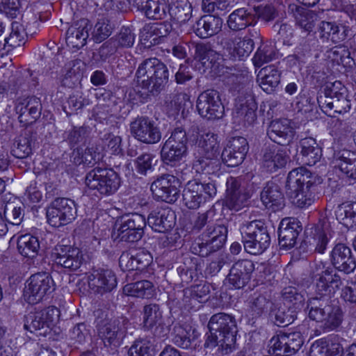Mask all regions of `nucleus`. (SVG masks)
<instances>
[{
	"instance_id": "nucleus-1",
	"label": "nucleus",
	"mask_w": 356,
	"mask_h": 356,
	"mask_svg": "<svg viewBox=\"0 0 356 356\" xmlns=\"http://www.w3.org/2000/svg\"><path fill=\"white\" fill-rule=\"evenodd\" d=\"M310 277L314 287L316 296L307 301V309L310 319L320 322L330 304L325 297L330 296L339 289L343 282L339 275L330 267H326L323 262L312 266Z\"/></svg>"
},
{
	"instance_id": "nucleus-2",
	"label": "nucleus",
	"mask_w": 356,
	"mask_h": 356,
	"mask_svg": "<svg viewBox=\"0 0 356 356\" xmlns=\"http://www.w3.org/2000/svg\"><path fill=\"white\" fill-rule=\"evenodd\" d=\"M208 328L210 334L205 342L207 347H216L222 355H227L235 349L238 330L234 316L225 313L213 314L209 321Z\"/></svg>"
},
{
	"instance_id": "nucleus-3",
	"label": "nucleus",
	"mask_w": 356,
	"mask_h": 356,
	"mask_svg": "<svg viewBox=\"0 0 356 356\" xmlns=\"http://www.w3.org/2000/svg\"><path fill=\"white\" fill-rule=\"evenodd\" d=\"M316 177L304 167L289 172L286 181V193L292 204L298 208H306L315 201Z\"/></svg>"
},
{
	"instance_id": "nucleus-4",
	"label": "nucleus",
	"mask_w": 356,
	"mask_h": 356,
	"mask_svg": "<svg viewBox=\"0 0 356 356\" xmlns=\"http://www.w3.org/2000/svg\"><path fill=\"white\" fill-rule=\"evenodd\" d=\"M168 78L169 71L166 65L155 57L145 59L135 74L138 86L154 96L165 88Z\"/></svg>"
},
{
	"instance_id": "nucleus-5",
	"label": "nucleus",
	"mask_w": 356,
	"mask_h": 356,
	"mask_svg": "<svg viewBox=\"0 0 356 356\" xmlns=\"http://www.w3.org/2000/svg\"><path fill=\"white\" fill-rule=\"evenodd\" d=\"M219 153L220 141L218 135L211 131L199 133L193 154V168L197 173H211Z\"/></svg>"
},
{
	"instance_id": "nucleus-6",
	"label": "nucleus",
	"mask_w": 356,
	"mask_h": 356,
	"mask_svg": "<svg viewBox=\"0 0 356 356\" xmlns=\"http://www.w3.org/2000/svg\"><path fill=\"white\" fill-rule=\"evenodd\" d=\"M245 250L251 254H260L269 246L270 237L267 227L261 220H253L240 228Z\"/></svg>"
},
{
	"instance_id": "nucleus-7",
	"label": "nucleus",
	"mask_w": 356,
	"mask_h": 356,
	"mask_svg": "<svg viewBox=\"0 0 356 356\" xmlns=\"http://www.w3.org/2000/svg\"><path fill=\"white\" fill-rule=\"evenodd\" d=\"M85 183L90 190L97 191L101 195H111L119 188L120 179L113 169L97 167L87 173Z\"/></svg>"
},
{
	"instance_id": "nucleus-8",
	"label": "nucleus",
	"mask_w": 356,
	"mask_h": 356,
	"mask_svg": "<svg viewBox=\"0 0 356 356\" xmlns=\"http://www.w3.org/2000/svg\"><path fill=\"white\" fill-rule=\"evenodd\" d=\"M129 324V320L124 316L100 320L97 324L98 337L105 346L116 348L124 337Z\"/></svg>"
},
{
	"instance_id": "nucleus-9",
	"label": "nucleus",
	"mask_w": 356,
	"mask_h": 356,
	"mask_svg": "<svg viewBox=\"0 0 356 356\" xmlns=\"http://www.w3.org/2000/svg\"><path fill=\"white\" fill-rule=\"evenodd\" d=\"M60 314L56 307L30 312L24 316V328L31 333L39 331V334L44 335L59 321Z\"/></svg>"
},
{
	"instance_id": "nucleus-10",
	"label": "nucleus",
	"mask_w": 356,
	"mask_h": 356,
	"mask_svg": "<svg viewBox=\"0 0 356 356\" xmlns=\"http://www.w3.org/2000/svg\"><path fill=\"white\" fill-rule=\"evenodd\" d=\"M76 211L75 202L72 200L56 198L47 209V222L55 227L66 225L75 219Z\"/></svg>"
},
{
	"instance_id": "nucleus-11",
	"label": "nucleus",
	"mask_w": 356,
	"mask_h": 356,
	"mask_svg": "<svg viewBox=\"0 0 356 356\" xmlns=\"http://www.w3.org/2000/svg\"><path fill=\"white\" fill-rule=\"evenodd\" d=\"M179 181L176 177L163 174L152 183L150 190L156 200L173 204L179 197Z\"/></svg>"
},
{
	"instance_id": "nucleus-12",
	"label": "nucleus",
	"mask_w": 356,
	"mask_h": 356,
	"mask_svg": "<svg viewBox=\"0 0 356 356\" xmlns=\"http://www.w3.org/2000/svg\"><path fill=\"white\" fill-rule=\"evenodd\" d=\"M24 289V297L29 304L39 302L43 297L54 291V280L48 273H35L30 277Z\"/></svg>"
},
{
	"instance_id": "nucleus-13",
	"label": "nucleus",
	"mask_w": 356,
	"mask_h": 356,
	"mask_svg": "<svg viewBox=\"0 0 356 356\" xmlns=\"http://www.w3.org/2000/svg\"><path fill=\"white\" fill-rule=\"evenodd\" d=\"M146 220L143 215L137 213L125 215L120 220L117 238L129 243L138 241L143 235Z\"/></svg>"
},
{
	"instance_id": "nucleus-14",
	"label": "nucleus",
	"mask_w": 356,
	"mask_h": 356,
	"mask_svg": "<svg viewBox=\"0 0 356 356\" xmlns=\"http://www.w3.org/2000/svg\"><path fill=\"white\" fill-rule=\"evenodd\" d=\"M251 194L240 179L229 177L226 181L225 204L230 210L238 211L249 204Z\"/></svg>"
},
{
	"instance_id": "nucleus-15",
	"label": "nucleus",
	"mask_w": 356,
	"mask_h": 356,
	"mask_svg": "<svg viewBox=\"0 0 356 356\" xmlns=\"http://www.w3.org/2000/svg\"><path fill=\"white\" fill-rule=\"evenodd\" d=\"M310 235L305 241L311 251L324 254L334 235L332 223L327 218L320 219L311 229Z\"/></svg>"
},
{
	"instance_id": "nucleus-16",
	"label": "nucleus",
	"mask_w": 356,
	"mask_h": 356,
	"mask_svg": "<svg viewBox=\"0 0 356 356\" xmlns=\"http://www.w3.org/2000/svg\"><path fill=\"white\" fill-rule=\"evenodd\" d=\"M196 107L198 113L209 120L222 118L225 112L219 92L215 90L202 92L197 97Z\"/></svg>"
},
{
	"instance_id": "nucleus-17",
	"label": "nucleus",
	"mask_w": 356,
	"mask_h": 356,
	"mask_svg": "<svg viewBox=\"0 0 356 356\" xmlns=\"http://www.w3.org/2000/svg\"><path fill=\"white\" fill-rule=\"evenodd\" d=\"M227 236V229L222 225H208L201 234L202 242L198 243L202 257L216 252L223 247Z\"/></svg>"
},
{
	"instance_id": "nucleus-18",
	"label": "nucleus",
	"mask_w": 356,
	"mask_h": 356,
	"mask_svg": "<svg viewBox=\"0 0 356 356\" xmlns=\"http://www.w3.org/2000/svg\"><path fill=\"white\" fill-rule=\"evenodd\" d=\"M130 129L133 136L145 144H156L162 137L159 126L147 117L137 118L131 123Z\"/></svg>"
},
{
	"instance_id": "nucleus-19",
	"label": "nucleus",
	"mask_w": 356,
	"mask_h": 356,
	"mask_svg": "<svg viewBox=\"0 0 356 356\" xmlns=\"http://www.w3.org/2000/svg\"><path fill=\"white\" fill-rule=\"evenodd\" d=\"M53 254L58 265L72 271L79 269L84 261L83 254L79 248L62 243L55 246Z\"/></svg>"
},
{
	"instance_id": "nucleus-20",
	"label": "nucleus",
	"mask_w": 356,
	"mask_h": 356,
	"mask_svg": "<svg viewBox=\"0 0 356 356\" xmlns=\"http://www.w3.org/2000/svg\"><path fill=\"white\" fill-rule=\"evenodd\" d=\"M143 326L156 337H166L170 328L163 322L162 312L156 304L146 305L143 307Z\"/></svg>"
},
{
	"instance_id": "nucleus-21",
	"label": "nucleus",
	"mask_w": 356,
	"mask_h": 356,
	"mask_svg": "<svg viewBox=\"0 0 356 356\" xmlns=\"http://www.w3.org/2000/svg\"><path fill=\"white\" fill-rule=\"evenodd\" d=\"M42 108L41 101L36 97L17 99L15 102V112L24 125L35 122L40 117Z\"/></svg>"
},
{
	"instance_id": "nucleus-22",
	"label": "nucleus",
	"mask_w": 356,
	"mask_h": 356,
	"mask_svg": "<svg viewBox=\"0 0 356 356\" xmlns=\"http://www.w3.org/2000/svg\"><path fill=\"white\" fill-rule=\"evenodd\" d=\"M330 260L333 270H338L346 274L353 272L356 268V261L350 248L343 243H339L334 245L330 252Z\"/></svg>"
},
{
	"instance_id": "nucleus-23",
	"label": "nucleus",
	"mask_w": 356,
	"mask_h": 356,
	"mask_svg": "<svg viewBox=\"0 0 356 356\" xmlns=\"http://www.w3.org/2000/svg\"><path fill=\"white\" fill-rule=\"evenodd\" d=\"M152 257L146 250H130L119 258V266L123 271L143 270L152 262Z\"/></svg>"
},
{
	"instance_id": "nucleus-24",
	"label": "nucleus",
	"mask_w": 356,
	"mask_h": 356,
	"mask_svg": "<svg viewBox=\"0 0 356 356\" xmlns=\"http://www.w3.org/2000/svg\"><path fill=\"white\" fill-rule=\"evenodd\" d=\"M248 151V144L243 137L233 138L223 149L221 159L228 167H236L242 163Z\"/></svg>"
},
{
	"instance_id": "nucleus-25",
	"label": "nucleus",
	"mask_w": 356,
	"mask_h": 356,
	"mask_svg": "<svg viewBox=\"0 0 356 356\" xmlns=\"http://www.w3.org/2000/svg\"><path fill=\"white\" fill-rule=\"evenodd\" d=\"M254 270V264L252 261L238 260L231 267L227 280L235 289H242L250 282Z\"/></svg>"
},
{
	"instance_id": "nucleus-26",
	"label": "nucleus",
	"mask_w": 356,
	"mask_h": 356,
	"mask_svg": "<svg viewBox=\"0 0 356 356\" xmlns=\"http://www.w3.org/2000/svg\"><path fill=\"white\" fill-rule=\"evenodd\" d=\"M88 282L94 293L101 294L111 291L117 285L115 275L108 269L94 270L88 275Z\"/></svg>"
},
{
	"instance_id": "nucleus-27",
	"label": "nucleus",
	"mask_w": 356,
	"mask_h": 356,
	"mask_svg": "<svg viewBox=\"0 0 356 356\" xmlns=\"http://www.w3.org/2000/svg\"><path fill=\"white\" fill-rule=\"evenodd\" d=\"M291 124V121L286 118L273 120L267 129L269 138L282 146L290 144L295 135Z\"/></svg>"
},
{
	"instance_id": "nucleus-28",
	"label": "nucleus",
	"mask_w": 356,
	"mask_h": 356,
	"mask_svg": "<svg viewBox=\"0 0 356 356\" xmlns=\"http://www.w3.org/2000/svg\"><path fill=\"white\" fill-rule=\"evenodd\" d=\"M290 159L286 151L276 145L266 147L263 150L262 166L268 172H274L283 168Z\"/></svg>"
},
{
	"instance_id": "nucleus-29",
	"label": "nucleus",
	"mask_w": 356,
	"mask_h": 356,
	"mask_svg": "<svg viewBox=\"0 0 356 356\" xmlns=\"http://www.w3.org/2000/svg\"><path fill=\"white\" fill-rule=\"evenodd\" d=\"M318 31L320 38L324 41L331 40L333 43H339L352 35V31L348 26L337 24L334 22L322 21L318 25Z\"/></svg>"
},
{
	"instance_id": "nucleus-30",
	"label": "nucleus",
	"mask_w": 356,
	"mask_h": 356,
	"mask_svg": "<svg viewBox=\"0 0 356 356\" xmlns=\"http://www.w3.org/2000/svg\"><path fill=\"white\" fill-rule=\"evenodd\" d=\"M301 231L300 222L296 218L283 219L278 229L280 245L285 248H293Z\"/></svg>"
},
{
	"instance_id": "nucleus-31",
	"label": "nucleus",
	"mask_w": 356,
	"mask_h": 356,
	"mask_svg": "<svg viewBox=\"0 0 356 356\" xmlns=\"http://www.w3.org/2000/svg\"><path fill=\"white\" fill-rule=\"evenodd\" d=\"M260 196L264 206L273 211H279L285 205L284 194L280 186L275 182H267Z\"/></svg>"
},
{
	"instance_id": "nucleus-32",
	"label": "nucleus",
	"mask_w": 356,
	"mask_h": 356,
	"mask_svg": "<svg viewBox=\"0 0 356 356\" xmlns=\"http://www.w3.org/2000/svg\"><path fill=\"white\" fill-rule=\"evenodd\" d=\"M218 43L224 49L229 51L233 50L234 56H237L239 58L247 57L252 51L255 42H252V39L238 38L236 44L235 41L236 38L229 37L227 34H221L217 37Z\"/></svg>"
},
{
	"instance_id": "nucleus-33",
	"label": "nucleus",
	"mask_w": 356,
	"mask_h": 356,
	"mask_svg": "<svg viewBox=\"0 0 356 356\" xmlns=\"http://www.w3.org/2000/svg\"><path fill=\"white\" fill-rule=\"evenodd\" d=\"M223 20L214 15L201 17L193 25L195 33L201 38H208L218 34L222 29Z\"/></svg>"
},
{
	"instance_id": "nucleus-34",
	"label": "nucleus",
	"mask_w": 356,
	"mask_h": 356,
	"mask_svg": "<svg viewBox=\"0 0 356 356\" xmlns=\"http://www.w3.org/2000/svg\"><path fill=\"white\" fill-rule=\"evenodd\" d=\"M175 219V213L172 211L168 208H160L149 213L147 223L154 231L164 233L174 227Z\"/></svg>"
},
{
	"instance_id": "nucleus-35",
	"label": "nucleus",
	"mask_w": 356,
	"mask_h": 356,
	"mask_svg": "<svg viewBox=\"0 0 356 356\" xmlns=\"http://www.w3.org/2000/svg\"><path fill=\"white\" fill-rule=\"evenodd\" d=\"M256 109V104L251 95L245 99L240 97L236 103L233 115L239 122L242 121L245 124L251 125L257 120Z\"/></svg>"
},
{
	"instance_id": "nucleus-36",
	"label": "nucleus",
	"mask_w": 356,
	"mask_h": 356,
	"mask_svg": "<svg viewBox=\"0 0 356 356\" xmlns=\"http://www.w3.org/2000/svg\"><path fill=\"white\" fill-rule=\"evenodd\" d=\"M133 6L151 19H163L167 16L168 6L160 0H134Z\"/></svg>"
},
{
	"instance_id": "nucleus-37",
	"label": "nucleus",
	"mask_w": 356,
	"mask_h": 356,
	"mask_svg": "<svg viewBox=\"0 0 356 356\" xmlns=\"http://www.w3.org/2000/svg\"><path fill=\"white\" fill-rule=\"evenodd\" d=\"M36 140L35 133L26 130L13 142L11 153L18 159H25L32 154L33 147Z\"/></svg>"
},
{
	"instance_id": "nucleus-38",
	"label": "nucleus",
	"mask_w": 356,
	"mask_h": 356,
	"mask_svg": "<svg viewBox=\"0 0 356 356\" xmlns=\"http://www.w3.org/2000/svg\"><path fill=\"white\" fill-rule=\"evenodd\" d=\"M183 199L185 205L191 209H195L205 202L202 195V183L197 179L188 181L184 191Z\"/></svg>"
},
{
	"instance_id": "nucleus-39",
	"label": "nucleus",
	"mask_w": 356,
	"mask_h": 356,
	"mask_svg": "<svg viewBox=\"0 0 356 356\" xmlns=\"http://www.w3.org/2000/svg\"><path fill=\"white\" fill-rule=\"evenodd\" d=\"M195 58L200 63L205 72L218 67L220 54L212 49L210 44L197 43L195 48Z\"/></svg>"
},
{
	"instance_id": "nucleus-40",
	"label": "nucleus",
	"mask_w": 356,
	"mask_h": 356,
	"mask_svg": "<svg viewBox=\"0 0 356 356\" xmlns=\"http://www.w3.org/2000/svg\"><path fill=\"white\" fill-rule=\"evenodd\" d=\"M317 101L322 111L330 116H334L335 113H345L350 109L348 95L340 96L339 97H336L334 99L318 97Z\"/></svg>"
},
{
	"instance_id": "nucleus-41",
	"label": "nucleus",
	"mask_w": 356,
	"mask_h": 356,
	"mask_svg": "<svg viewBox=\"0 0 356 356\" xmlns=\"http://www.w3.org/2000/svg\"><path fill=\"white\" fill-rule=\"evenodd\" d=\"M300 147L302 160L305 164L312 166L320 161L322 150L314 138L309 137L301 139Z\"/></svg>"
},
{
	"instance_id": "nucleus-42",
	"label": "nucleus",
	"mask_w": 356,
	"mask_h": 356,
	"mask_svg": "<svg viewBox=\"0 0 356 356\" xmlns=\"http://www.w3.org/2000/svg\"><path fill=\"white\" fill-rule=\"evenodd\" d=\"M289 10L293 14L297 26L308 33L313 31L318 18L315 13L296 5H291Z\"/></svg>"
},
{
	"instance_id": "nucleus-43",
	"label": "nucleus",
	"mask_w": 356,
	"mask_h": 356,
	"mask_svg": "<svg viewBox=\"0 0 356 356\" xmlns=\"http://www.w3.org/2000/svg\"><path fill=\"white\" fill-rule=\"evenodd\" d=\"M255 15L245 8H237L228 16L227 26L233 32L245 30L251 24L252 19Z\"/></svg>"
},
{
	"instance_id": "nucleus-44",
	"label": "nucleus",
	"mask_w": 356,
	"mask_h": 356,
	"mask_svg": "<svg viewBox=\"0 0 356 356\" xmlns=\"http://www.w3.org/2000/svg\"><path fill=\"white\" fill-rule=\"evenodd\" d=\"M333 163L348 177L356 179V153L350 151L339 152L335 154Z\"/></svg>"
},
{
	"instance_id": "nucleus-45",
	"label": "nucleus",
	"mask_w": 356,
	"mask_h": 356,
	"mask_svg": "<svg viewBox=\"0 0 356 356\" xmlns=\"http://www.w3.org/2000/svg\"><path fill=\"white\" fill-rule=\"evenodd\" d=\"M257 82L261 89L266 93L273 92L280 82V73L270 65L262 68L257 76Z\"/></svg>"
},
{
	"instance_id": "nucleus-46",
	"label": "nucleus",
	"mask_w": 356,
	"mask_h": 356,
	"mask_svg": "<svg viewBox=\"0 0 356 356\" xmlns=\"http://www.w3.org/2000/svg\"><path fill=\"white\" fill-rule=\"evenodd\" d=\"M192 6L188 0H170L167 14L179 23H185L192 17Z\"/></svg>"
},
{
	"instance_id": "nucleus-47",
	"label": "nucleus",
	"mask_w": 356,
	"mask_h": 356,
	"mask_svg": "<svg viewBox=\"0 0 356 356\" xmlns=\"http://www.w3.org/2000/svg\"><path fill=\"white\" fill-rule=\"evenodd\" d=\"M210 292L209 286L206 284H200L192 286L189 289L184 290L183 301L190 308L197 307V305L207 300V296Z\"/></svg>"
},
{
	"instance_id": "nucleus-48",
	"label": "nucleus",
	"mask_w": 356,
	"mask_h": 356,
	"mask_svg": "<svg viewBox=\"0 0 356 356\" xmlns=\"http://www.w3.org/2000/svg\"><path fill=\"white\" fill-rule=\"evenodd\" d=\"M73 162L76 165L81 163L87 165H93L102 159V154L97 146L92 145L83 151L76 148L72 154Z\"/></svg>"
},
{
	"instance_id": "nucleus-49",
	"label": "nucleus",
	"mask_w": 356,
	"mask_h": 356,
	"mask_svg": "<svg viewBox=\"0 0 356 356\" xmlns=\"http://www.w3.org/2000/svg\"><path fill=\"white\" fill-rule=\"evenodd\" d=\"M123 291L128 296L148 299L154 296L155 289L150 281L143 280L125 285Z\"/></svg>"
},
{
	"instance_id": "nucleus-50",
	"label": "nucleus",
	"mask_w": 356,
	"mask_h": 356,
	"mask_svg": "<svg viewBox=\"0 0 356 356\" xmlns=\"http://www.w3.org/2000/svg\"><path fill=\"white\" fill-rule=\"evenodd\" d=\"M88 38V31L86 24H75L71 26L66 33V42L68 46L80 49L86 43Z\"/></svg>"
},
{
	"instance_id": "nucleus-51",
	"label": "nucleus",
	"mask_w": 356,
	"mask_h": 356,
	"mask_svg": "<svg viewBox=\"0 0 356 356\" xmlns=\"http://www.w3.org/2000/svg\"><path fill=\"white\" fill-rule=\"evenodd\" d=\"M343 317V313L341 308L337 305L330 304L323 316V319L320 321L322 323L323 330L325 332L336 330L341 325Z\"/></svg>"
},
{
	"instance_id": "nucleus-52",
	"label": "nucleus",
	"mask_w": 356,
	"mask_h": 356,
	"mask_svg": "<svg viewBox=\"0 0 356 356\" xmlns=\"http://www.w3.org/2000/svg\"><path fill=\"white\" fill-rule=\"evenodd\" d=\"M17 249L22 256L34 258L40 250L38 238L31 234L20 236L17 240Z\"/></svg>"
},
{
	"instance_id": "nucleus-53",
	"label": "nucleus",
	"mask_w": 356,
	"mask_h": 356,
	"mask_svg": "<svg viewBox=\"0 0 356 356\" xmlns=\"http://www.w3.org/2000/svg\"><path fill=\"white\" fill-rule=\"evenodd\" d=\"M270 312L275 316V323L278 326L284 327L291 324L297 318L298 309L291 305H273Z\"/></svg>"
},
{
	"instance_id": "nucleus-54",
	"label": "nucleus",
	"mask_w": 356,
	"mask_h": 356,
	"mask_svg": "<svg viewBox=\"0 0 356 356\" xmlns=\"http://www.w3.org/2000/svg\"><path fill=\"white\" fill-rule=\"evenodd\" d=\"M171 147L169 143H164L161 150V158L165 165L176 166L186 156L187 151L174 146Z\"/></svg>"
},
{
	"instance_id": "nucleus-55",
	"label": "nucleus",
	"mask_w": 356,
	"mask_h": 356,
	"mask_svg": "<svg viewBox=\"0 0 356 356\" xmlns=\"http://www.w3.org/2000/svg\"><path fill=\"white\" fill-rule=\"evenodd\" d=\"M156 164V156L150 153H143L134 161L135 171L139 176H147L152 173Z\"/></svg>"
},
{
	"instance_id": "nucleus-56",
	"label": "nucleus",
	"mask_w": 356,
	"mask_h": 356,
	"mask_svg": "<svg viewBox=\"0 0 356 356\" xmlns=\"http://www.w3.org/2000/svg\"><path fill=\"white\" fill-rule=\"evenodd\" d=\"M273 305L266 295L257 293L252 296L249 302L252 315L255 317L267 313Z\"/></svg>"
},
{
	"instance_id": "nucleus-57",
	"label": "nucleus",
	"mask_w": 356,
	"mask_h": 356,
	"mask_svg": "<svg viewBox=\"0 0 356 356\" xmlns=\"http://www.w3.org/2000/svg\"><path fill=\"white\" fill-rule=\"evenodd\" d=\"M343 348L339 343L328 345L324 339L316 341L311 347L313 356H341Z\"/></svg>"
},
{
	"instance_id": "nucleus-58",
	"label": "nucleus",
	"mask_w": 356,
	"mask_h": 356,
	"mask_svg": "<svg viewBox=\"0 0 356 356\" xmlns=\"http://www.w3.org/2000/svg\"><path fill=\"white\" fill-rule=\"evenodd\" d=\"M337 219L346 227L356 225V202L343 203L336 211Z\"/></svg>"
},
{
	"instance_id": "nucleus-59",
	"label": "nucleus",
	"mask_w": 356,
	"mask_h": 356,
	"mask_svg": "<svg viewBox=\"0 0 356 356\" xmlns=\"http://www.w3.org/2000/svg\"><path fill=\"white\" fill-rule=\"evenodd\" d=\"M129 356H154V346L148 338L136 339L128 351Z\"/></svg>"
},
{
	"instance_id": "nucleus-60",
	"label": "nucleus",
	"mask_w": 356,
	"mask_h": 356,
	"mask_svg": "<svg viewBox=\"0 0 356 356\" xmlns=\"http://www.w3.org/2000/svg\"><path fill=\"white\" fill-rule=\"evenodd\" d=\"M26 33L24 26L18 22H13L11 24V31L8 37L4 40V46L15 48L25 43Z\"/></svg>"
},
{
	"instance_id": "nucleus-61",
	"label": "nucleus",
	"mask_w": 356,
	"mask_h": 356,
	"mask_svg": "<svg viewBox=\"0 0 356 356\" xmlns=\"http://www.w3.org/2000/svg\"><path fill=\"white\" fill-rule=\"evenodd\" d=\"M283 304L291 305L296 309H300L305 301L304 296L298 292V289L293 286L285 287L282 291Z\"/></svg>"
},
{
	"instance_id": "nucleus-62",
	"label": "nucleus",
	"mask_w": 356,
	"mask_h": 356,
	"mask_svg": "<svg viewBox=\"0 0 356 356\" xmlns=\"http://www.w3.org/2000/svg\"><path fill=\"white\" fill-rule=\"evenodd\" d=\"M113 30L109 19L102 18L96 23L93 31L92 39L97 43H100L108 38Z\"/></svg>"
},
{
	"instance_id": "nucleus-63",
	"label": "nucleus",
	"mask_w": 356,
	"mask_h": 356,
	"mask_svg": "<svg viewBox=\"0 0 356 356\" xmlns=\"http://www.w3.org/2000/svg\"><path fill=\"white\" fill-rule=\"evenodd\" d=\"M275 56L276 51L273 45H261L258 48L252 60L256 67H261L264 64L270 62L275 59Z\"/></svg>"
},
{
	"instance_id": "nucleus-64",
	"label": "nucleus",
	"mask_w": 356,
	"mask_h": 356,
	"mask_svg": "<svg viewBox=\"0 0 356 356\" xmlns=\"http://www.w3.org/2000/svg\"><path fill=\"white\" fill-rule=\"evenodd\" d=\"M281 343L286 345V356L295 354L302 346L303 339L300 332H291L284 334V338L281 340Z\"/></svg>"
}]
</instances>
